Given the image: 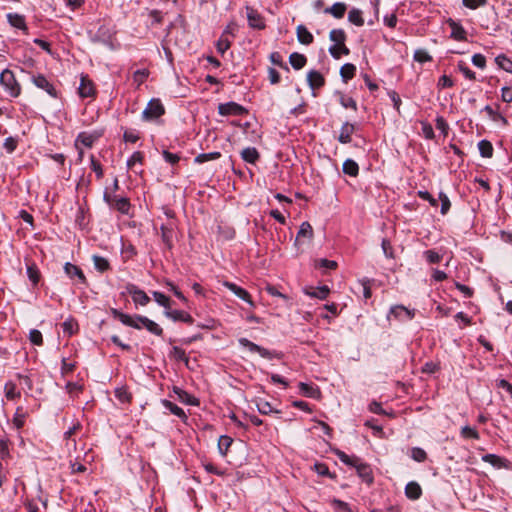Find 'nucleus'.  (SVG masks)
<instances>
[{
	"instance_id": "obj_1",
	"label": "nucleus",
	"mask_w": 512,
	"mask_h": 512,
	"mask_svg": "<svg viewBox=\"0 0 512 512\" xmlns=\"http://www.w3.org/2000/svg\"><path fill=\"white\" fill-rule=\"evenodd\" d=\"M111 314L114 318L118 319L122 324L126 326L135 329L145 328L147 331L156 336L163 335V329L156 322H154L153 320L149 319L146 316L135 315L134 317H132L115 308L111 309Z\"/></svg>"
},
{
	"instance_id": "obj_2",
	"label": "nucleus",
	"mask_w": 512,
	"mask_h": 512,
	"mask_svg": "<svg viewBox=\"0 0 512 512\" xmlns=\"http://www.w3.org/2000/svg\"><path fill=\"white\" fill-rule=\"evenodd\" d=\"M335 455L338 459L346 465L352 466L356 469L358 476L367 484H371L373 482V475L371 467L362 462V460L357 456H349L345 452L336 449L334 450Z\"/></svg>"
},
{
	"instance_id": "obj_3",
	"label": "nucleus",
	"mask_w": 512,
	"mask_h": 512,
	"mask_svg": "<svg viewBox=\"0 0 512 512\" xmlns=\"http://www.w3.org/2000/svg\"><path fill=\"white\" fill-rule=\"evenodd\" d=\"M0 84L5 91L13 98L21 94V86L16 80L14 73L9 69H4L0 74Z\"/></svg>"
},
{
	"instance_id": "obj_4",
	"label": "nucleus",
	"mask_w": 512,
	"mask_h": 512,
	"mask_svg": "<svg viewBox=\"0 0 512 512\" xmlns=\"http://www.w3.org/2000/svg\"><path fill=\"white\" fill-rule=\"evenodd\" d=\"M239 344L245 348H248V350L252 353H258L261 357L266 359H273L277 358L280 359L282 357V354L277 351H270L264 347H261L252 341L248 340L247 338H240L238 340Z\"/></svg>"
},
{
	"instance_id": "obj_5",
	"label": "nucleus",
	"mask_w": 512,
	"mask_h": 512,
	"mask_svg": "<svg viewBox=\"0 0 512 512\" xmlns=\"http://www.w3.org/2000/svg\"><path fill=\"white\" fill-rule=\"evenodd\" d=\"M165 113V108L160 99H151L146 108L142 112V119L145 121H153L161 117Z\"/></svg>"
},
{
	"instance_id": "obj_6",
	"label": "nucleus",
	"mask_w": 512,
	"mask_h": 512,
	"mask_svg": "<svg viewBox=\"0 0 512 512\" xmlns=\"http://www.w3.org/2000/svg\"><path fill=\"white\" fill-rule=\"evenodd\" d=\"M218 113L222 116H230V115H244L247 113V109L242 105L230 101L226 103H221L218 105Z\"/></svg>"
},
{
	"instance_id": "obj_7",
	"label": "nucleus",
	"mask_w": 512,
	"mask_h": 512,
	"mask_svg": "<svg viewBox=\"0 0 512 512\" xmlns=\"http://www.w3.org/2000/svg\"><path fill=\"white\" fill-rule=\"evenodd\" d=\"M391 316L402 322L410 321L415 316V310L408 309L403 305H395L390 308L388 319H390Z\"/></svg>"
},
{
	"instance_id": "obj_8",
	"label": "nucleus",
	"mask_w": 512,
	"mask_h": 512,
	"mask_svg": "<svg viewBox=\"0 0 512 512\" xmlns=\"http://www.w3.org/2000/svg\"><path fill=\"white\" fill-rule=\"evenodd\" d=\"M32 82L39 89L46 91L51 97H53V98L57 97L56 89L54 88L53 84L50 83L44 75H42V74L33 75Z\"/></svg>"
},
{
	"instance_id": "obj_9",
	"label": "nucleus",
	"mask_w": 512,
	"mask_h": 512,
	"mask_svg": "<svg viewBox=\"0 0 512 512\" xmlns=\"http://www.w3.org/2000/svg\"><path fill=\"white\" fill-rule=\"evenodd\" d=\"M127 292L132 296V299L136 304L145 306L150 302L149 296L143 290L139 289L136 285H128Z\"/></svg>"
},
{
	"instance_id": "obj_10",
	"label": "nucleus",
	"mask_w": 512,
	"mask_h": 512,
	"mask_svg": "<svg viewBox=\"0 0 512 512\" xmlns=\"http://www.w3.org/2000/svg\"><path fill=\"white\" fill-rule=\"evenodd\" d=\"M447 24L451 28L450 37L452 39H454L456 41H466L467 40L466 30L459 22H456L452 18H449L447 20Z\"/></svg>"
},
{
	"instance_id": "obj_11",
	"label": "nucleus",
	"mask_w": 512,
	"mask_h": 512,
	"mask_svg": "<svg viewBox=\"0 0 512 512\" xmlns=\"http://www.w3.org/2000/svg\"><path fill=\"white\" fill-rule=\"evenodd\" d=\"M329 39L334 42V44H341L342 53L344 55H348L350 53L349 48L345 45L346 33L343 29H332L329 33Z\"/></svg>"
},
{
	"instance_id": "obj_12",
	"label": "nucleus",
	"mask_w": 512,
	"mask_h": 512,
	"mask_svg": "<svg viewBox=\"0 0 512 512\" xmlns=\"http://www.w3.org/2000/svg\"><path fill=\"white\" fill-rule=\"evenodd\" d=\"M247 19H248V24L251 28H255V29H264L265 28V23L263 21V18L262 16L257 12V10L253 9V8H250V7H247Z\"/></svg>"
},
{
	"instance_id": "obj_13",
	"label": "nucleus",
	"mask_w": 512,
	"mask_h": 512,
	"mask_svg": "<svg viewBox=\"0 0 512 512\" xmlns=\"http://www.w3.org/2000/svg\"><path fill=\"white\" fill-rule=\"evenodd\" d=\"M223 285L225 287H227L231 292H233L237 297H239L240 299L244 300L245 302H247L248 304H250L251 306H254V303L251 299V296L250 294L248 293L247 290L243 289L242 287L232 283V282H228V281H225L223 283Z\"/></svg>"
},
{
	"instance_id": "obj_14",
	"label": "nucleus",
	"mask_w": 512,
	"mask_h": 512,
	"mask_svg": "<svg viewBox=\"0 0 512 512\" xmlns=\"http://www.w3.org/2000/svg\"><path fill=\"white\" fill-rule=\"evenodd\" d=\"M312 238H313V228H312L311 224L307 221L302 222V224L299 227L297 236H296L295 244L296 245L301 244L304 240L310 241V240H312Z\"/></svg>"
},
{
	"instance_id": "obj_15",
	"label": "nucleus",
	"mask_w": 512,
	"mask_h": 512,
	"mask_svg": "<svg viewBox=\"0 0 512 512\" xmlns=\"http://www.w3.org/2000/svg\"><path fill=\"white\" fill-rule=\"evenodd\" d=\"M165 316L170 318L173 321H181L188 324H192L194 322L192 316L183 310H165Z\"/></svg>"
},
{
	"instance_id": "obj_16",
	"label": "nucleus",
	"mask_w": 512,
	"mask_h": 512,
	"mask_svg": "<svg viewBox=\"0 0 512 512\" xmlns=\"http://www.w3.org/2000/svg\"><path fill=\"white\" fill-rule=\"evenodd\" d=\"M307 82L311 89H319L325 84L324 76L317 70H310L307 73Z\"/></svg>"
},
{
	"instance_id": "obj_17",
	"label": "nucleus",
	"mask_w": 512,
	"mask_h": 512,
	"mask_svg": "<svg viewBox=\"0 0 512 512\" xmlns=\"http://www.w3.org/2000/svg\"><path fill=\"white\" fill-rule=\"evenodd\" d=\"M80 97L87 98L94 95V87L92 81L86 75H82L78 88Z\"/></svg>"
},
{
	"instance_id": "obj_18",
	"label": "nucleus",
	"mask_w": 512,
	"mask_h": 512,
	"mask_svg": "<svg viewBox=\"0 0 512 512\" xmlns=\"http://www.w3.org/2000/svg\"><path fill=\"white\" fill-rule=\"evenodd\" d=\"M355 131V125L349 122H345L340 129L338 141L342 144H348L351 142V135Z\"/></svg>"
},
{
	"instance_id": "obj_19",
	"label": "nucleus",
	"mask_w": 512,
	"mask_h": 512,
	"mask_svg": "<svg viewBox=\"0 0 512 512\" xmlns=\"http://www.w3.org/2000/svg\"><path fill=\"white\" fill-rule=\"evenodd\" d=\"M64 271L70 278L77 277L81 283H86V277L83 271L76 265L67 262L64 265Z\"/></svg>"
},
{
	"instance_id": "obj_20",
	"label": "nucleus",
	"mask_w": 512,
	"mask_h": 512,
	"mask_svg": "<svg viewBox=\"0 0 512 512\" xmlns=\"http://www.w3.org/2000/svg\"><path fill=\"white\" fill-rule=\"evenodd\" d=\"M330 289L328 286L323 285L317 288H305L304 293L310 297L318 298V299H326Z\"/></svg>"
},
{
	"instance_id": "obj_21",
	"label": "nucleus",
	"mask_w": 512,
	"mask_h": 512,
	"mask_svg": "<svg viewBox=\"0 0 512 512\" xmlns=\"http://www.w3.org/2000/svg\"><path fill=\"white\" fill-rule=\"evenodd\" d=\"M297 40L304 45H309L313 42L314 37L308 31V29L304 25H298L296 28Z\"/></svg>"
},
{
	"instance_id": "obj_22",
	"label": "nucleus",
	"mask_w": 512,
	"mask_h": 512,
	"mask_svg": "<svg viewBox=\"0 0 512 512\" xmlns=\"http://www.w3.org/2000/svg\"><path fill=\"white\" fill-rule=\"evenodd\" d=\"M405 495L411 500H417L422 495V489L417 482L411 481L405 486Z\"/></svg>"
},
{
	"instance_id": "obj_23",
	"label": "nucleus",
	"mask_w": 512,
	"mask_h": 512,
	"mask_svg": "<svg viewBox=\"0 0 512 512\" xmlns=\"http://www.w3.org/2000/svg\"><path fill=\"white\" fill-rule=\"evenodd\" d=\"M7 20L11 26L21 30H27L25 17L23 15L18 13H8Z\"/></svg>"
},
{
	"instance_id": "obj_24",
	"label": "nucleus",
	"mask_w": 512,
	"mask_h": 512,
	"mask_svg": "<svg viewBox=\"0 0 512 512\" xmlns=\"http://www.w3.org/2000/svg\"><path fill=\"white\" fill-rule=\"evenodd\" d=\"M242 159L250 164H255L260 158V154L255 147H247L241 151Z\"/></svg>"
},
{
	"instance_id": "obj_25",
	"label": "nucleus",
	"mask_w": 512,
	"mask_h": 512,
	"mask_svg": "<svg viewBox=\"0 0 512 512\" xmlns=\"http://www.w3.org/2000/svg\"><path fill=\"white\" fill-rule=\"evenodd\" d=\"M289 62L295 70H299V69H302L306 65L307 58L303 54L294 52V53L290 54Z\"/></svg>"
},
{
	"instance_id": "obj_26",
	"label": "nucleus",
	"mask_w": 512,
	"mask_h": 512,
	"mask_svg": "<svg viewBox=\"0 0 512 512\" xmlns=\"http://www.w3.org/2000/svg\"><path fill=\"white\" fill-rule=\"evenodd\" d=\"M116 209L122 214H128L130 210V202L128 198L115 196V203H113L112 207Z\"/></svg>"
},
{
	"instance_id": "obj_27",
	"label": "nucleus",
	"mask_w": 512,
	"mask_h": 512,
	"mask_svg": "<svg viewBox=\"0 0 512 512\" xmlns=\"http://www.w3.org/2000/svg\"><path fill=\"white\" fill-rule=\"evenodd\" d=\"M356 73V66L352 63H346L340 68V76L342 80L347 83L351 80Z\"/></svg>"
},
{
	"instance_id": "obj_28",
	"label": "nucleus",
	"mask_w": 512,
	"mask_h": 512,
	"mask_svg": "<svg viewBox=\"0 0 512 512\" xmlns=\"http://www.w3.org/2000/svg\"><path fill=\"white\" fill-rule=\"evenodd\" d=\"M299 389L300 392L306 397L318 398L320 395V391L317 387L304 382L299 383Z\"/></svg>"
},
{
	"instance_id": "obj_29",
	"label": "nucleus",
	"mask_w": 512,
	"mask_h": 512,
	"mask_svg": "<svg viewBox=\"0 0 512 512\" xmlns=\"http://www.w3.org/2000/svg\"><path fill=\"white\" fill-rule=\"evenodd\" d=\"M343 173L351 177H356L359 173L358 164L352 159H346L342 166Z\"/></svg>"
},
{
	"instance_id": "obj_30",
	"label": "nucleus",
	"mask_w": 512,
	"mask_h": 512,
	"mask_svg": "<svg viewBox=\"0 0 512 512\" xmlns=\"http://www.w3.org/2000/svg\"><path fill=\"white\" fill-rule=\"evenodd\" d=\"M479 153L484 158H491L493 156V146L490 141L483 139L478 142Z\"/></svg>"
},
{
	"instance_id": "obj_31",
	"label": "nucleus",
	"mask_w": 512,
	"mask_h": 512,
	"mask_svg": "<svg viewBox=\"0 0 512 512\" xmlns=\"http://www.w3.org/2000/svg\"><path fill=\"white\" fill-rule=\"evenodd\" d=\"M62 329L64 334L70 337L78 331V323L74 318L70 317L62 323Z\"/></svg>"
},
{
	"instance_id": "obj_32",
	"label": "nucleus",
	"mask_w": 512,
	"mask_h": 512,
	"mask_svg": "<svg viewBox=\"0 0 512 512\" xmlns=\"http://www.w3.org/2000/svg\"><path fill=\"white\" fill-rule=\"evenodd\" d=\"M92 261H93V264H94V267L97 271L103 273L107 270L110 269V263L109 261L102 257V256H99V255H93L92 256Z\"/></svg>"
},
{
	"instance_id": "obj_33",
	"label": "nucleus",
	"mask_w": 512,
	"mask_h": 512,
	"mask_svg": "<svg viewBox=\"0 0 512 512\" xmlns=\"http://www.w3.org/2000/svg\"><path fill=\"white\" fill-rule=\"evenodd\" d=\"M5 396L8 400H15L21 396L19 390H17V386L14 382L9 381L4 386Z\"/></svg>"
},
{
	"instance_id": "obj_34",
	"label": "nucleus",
	"mask_w": 512,
	"mask_h": 512,
	"mask_svg": "<svg viewBox=\"0 0 512 512\" xmlns=\"http://www.w3.org/2000/svg\"><path fill=\"white\" fill-rule=\"evenodd\" d=\"M162 404L173 415H175L181 419L186 418V414H185L184 410L181 407H179L178 405H176L175 403L165 399L162 401Z\"/></svg>"
},
{
	"instance_id": "obj_35",
	"label": "nucleus",
	"mask_w": 512,
	"mask_h": 512,
	"mask_svg": "<svg viewBox=\"0 0 512 512\" xmlns=\"http://www.w3.org/2000/svg\"><path fill=\"white\" fill-rule=\"evenodd\" d=\"M345 11L346 5L341 2H337L325 10L326 13L332 14L337 19L342 18L345 14Z\"/></svg>"
},
{
	"instance_id": "obj_36",
	"label": "nucleus",
	"mask_w": 512,
	"mask_h": 512,
	"mask_svg": "<svg viewBox=\"0 0 512 512\" xmlns=\"http://www.w3.org/2000/svg\"><path fill=\"white\" fill-rule=\"evenodd\" d=\"M495 62L500 69L508 73H512V60L509 59L506 55L500 54L495 58Z\"/></svg>"
},
{
	"instance_id": "obj_37",
	"label": "nucleus",
	"mask_w": 512,
	"mask_h": 512,
	"mask_svg": "<svg viewBox=\"0 0 512 512\" xmlns=\"http://www.w3.org/2000/svg\"><path fill=\"white\" fill-rule=\"evenodd\" d=\"M233 443V439L227 435H222L218 441V449L222 456H226L230 446Z\"/></svg>"
},
{
	"instance_id": "obj_38",
	"label": "nucleus",
	"mask_w": 512,
	"mask_h": 512,
	"mask_svg": "<svg viewBox=\"0 0 512 512\" xmlns=\"http://www.w3.org/2000/svg\"><path fill=\"white\" fill-rule=\"evenodd\" d=\"M221 157L220 152H209V153H201L197 155L194 159L196 163L202 164L208 161L216 160Z\"/></svg>"
},
{
	"instance_id": "obj_39",
	"label": "nucleus",
	"mask_w": 512,
	"mask_h": 512,
	"mask_svg": "<svg viewBox=\"0 0 512 512\" xmlns=\"http://www.w3.org/2000/svg\"><path fill=\"white\" fill-rule=\"evenodd\" d=\"M26 413L24 412L22 407H17L14 417L13 424L17 429H21L25 423Z\"/></svg>"
},
{
	"instance_id": "obj_40",
	"label": "nucleus",
	"mask_w": 512,
	"mask_h": 512,
	"mask_svg": "<svg viewBox=\"0 0 512 512\" xmlns=\"http://www.w3.org/2000/svg\"><path fill=\"white\" fill-rule=\"evenodd\" d=\"M482 461L489 463L494 467L501 468L505 460L495 454H485L482 456Z\"/></svg>"
},
{
	"instance_id": "obj_41",
	"label": "nucleus",
	"mask_w": 512,
	"mask_h": 512,
	"mask_svg": "<svg viewBox=\"0 0 512 512\" xmlns=\"http://www.w3.org/2000/svg\"><path fill=\"white\" fill-rule=\"evenodd\" d=\"M348 20L355 24L356 26H363L364 19L362 17V12L358 9H352L348 13Z\"/></svg>"
},
{
	"instance_id": "obj_42",
	"label": "nucleus",
	"mask_w": 512,
	"mask_h": 512,
	"mask_svg": "<svg viewBox=\"0 0 512 512\" xmlns=\"http://www.w3.org/2000/svg\"><path fill=\"white\" fill-rule=\"evenodd\" d=\"M152 295H153L154 300L160 306H163L166 310L170 309L171 301L165 294L158 292V291H154Z\"/></svg>"
},
{
	"instance_id": "obj_43",
	"label": "nucleus",
	"mask_w": 512,
	"mask_h": 512,
	"mask_svg": "<svg viewBox=\"0 0 512 512\" xmlns=\"http://www.w3.org/2000/svg\"><path fill=\"white\" fill-rule=\"evenodd\" d=\"M169 355H170L171 358H174L177 361L185 362L186 364L189 361L185 351L182 348L178 347V346H174L172 348V350L170 351Z\"/></svg>"
},
{
	"instance_id": "obj_44",
	"label": "nucleus",
	"mask_w": 512,
	"mask_h": 512,
	"mask_svg": "<svg viewBox=\"0 0 512 512\" xmlns=\"http://www.w3.org/2000/svg\"><path fill=\"white\" fill-rule=\"evenodd\" d=\"M257 409L259 413L262 415H269L271 413H280V411L275 410L272 405L268 401L261 400L257 403Z\"/></svg>"
},
{
	"instance_id": "obj_45",
	"label": "nucleus",
	"mask_w": 512,
	"mask_h": 512,
	"mask_svg": "<svg viewBox=\"0 0 512 512\" xmlns=\"http://www.w3.org/2000/svg\"><path fill=\"white\" fill-rule=\"evenodd\" d=\"M413 59L419 63L432 61V56L425 49H417L414 52Z\"/></svg>"
},
{
	"instance_id": "obj_46",
	"label": "nucleus",
	"mask_w": 512,
	"mask_h": 512,
	"mask_svg": "<svg viewBox=\"0 0 512 512\" xmlns=\"http://www.w3.org/2000/svg\"><path fill=\"white\" fill-rule=\"evenodd\" d=\"M460 435L464 439H475V440H478L480 438V435H479L478 431L475 428H472L470 426L462 427Z\"/></svg>"
},
{
	"instance_id": "obj_47",
	"label": "nucleus",
	"mask_w": 512,
	"mask_h": 512,
	"mask_svg": "<svg viewBox=\"0 0 512 512\" xmlns=\"http://www.w3.org/2000/svg\"><path fill=\"white\" fill-rule=\"evenodd\" d=\"M27 276L34 286L38 284L40 280V272L35 265H29L27 267Z\"/></svg>"
},
{
	"instance_id": "obj_48",
	"label": "nucleus",
	"mask_w": 512,
	"mask_h": 512,
	"mask_svg": "<svg viewBox=\"0 0 512 512\" xmlns=\"http://www.w3.org/2000/svg\"><path fill=\"white\" fill-rule=\"evenodd\" d=\"M9 442L10 441L8 438L0 439V459L1 460H6L10 457Z\"/></svg>"
},
{
	"instance_id": "obj_49",
	"label": "nucleus",
	"mask_w": 512,
	"mask_h": 512,
	"mask_svg": "<svg viewBox=\"0 0 512 512\" xmlns=\"http://www.w3.org/2000/svg\"><path fill=\"white\" fill-rule=\"evenodd\" d=\"M231 41L228 37L220 36L219 40L216 43V48L219 53L222 55L230 48Z\"/></svg>"
},
{
	"instance_id": "obj_50",
	"label": "nucleus",
	"mask_w": 512,
	"mask_h": 512,
	"mask_svg": "<svg viewBox=\"0 0 512 512\" xmlns=\"http://www.w3.org/2000/svg\"><path fill=\"white\" fill-rule=\"evenodd\" d=\"M411 458L416 462H424L427 459V453L420 447L411 449Z\"/></svg>"
},
{
	"instance_id": "obj_51",
	"label": "nucleus",
	"mask_w": 512,
	"mask_h": 512,
	"mask_svg": "<svg viewBox=\"0 0 512 512\" xmlns=\"http://www.w3.org/2000/svg\"><path fill=\"white\" fill-rule=\"evenodd\" d=\"M29 340L32 344L40 346L43 344L42 333L37 329H32L29 332Z\"/></svg>"
},
{
	"instance_id": "obj_52",
	"label": "nucleus",
	"mask_w": 512,
	"mask_h": 512,
	"mask_svg": "<svg viewBox=\"0 0 512 512\" xmlns=\"http://www.w3.org/2000/svg\"><path fill=\"white\" fill-rule=\"evenodd\" d=\"M439 200L441 201V214L445 215L450 210L451 202L444 192L439 193Z\"/></svg>"
},
{
	"instance_id": "obj_53",
	"label": "nucleus",
	"mask_w": 512,
	"mask_h": 512,
	"mask_svg": "<svg viewBox=\"0 0 512 512\" xmlns=\"http://www.w3.org/2000/svg\"><path fill=\"white\" fill-rule=\"evenodd\" d=\"M115 396L122 403H127L131 400V394L123 387L115 390Z\"/></svg>"
},
{
	"instance_id": "obj_54",
	"label": "nucleus",
	"mask_w": 512,
	"mask_h": 512,
	"mask_svg": "<svg viewBox=\"0 0 512 512\" xmlns=\"http://www.w3.org/2000/svg\"><path fill=\"white\" fill-rule=\"evenodd\" d=\"M424 256L426 260L431 264L439 263L442 259V256L435 250H426L424 252Z\"/></svg>"
},
{
	"instance_id": "obj_55",
	"label": "nucleus",
	"mask_w": 512,
	"mask_h": 512,
	"mask_svg": "<svg viewBox=\"0 0 512 512\" xmlns=\"http://www.w3.org/2000/svg\"><path fill=\"white\" fill-rule=\"evenodd\" d=\"M17 145H18L17 139L12 136L7 137L3 143V147L5 148V150L8 153H13L16 150Z\"/></svg>"
},
{
	"instance_id": "obj_56",
	"label": "nucleus",
	"mask_w": 512,
	"mask_h": 512,
	"mask_svg": "<svg viewBox=\"0 0 512 512\" xmlns=\"http://www.w3.org/2000/svg\"><path fill=\"white\" fill-rule=\"evenodd\" d=\"M149 75V72L148 70L146 69H139V70H136L133 74V80L134 82H136L138 85H141L145 80L146 78L148 77Z\"/></svg>"
},
{
	"instance_id": "obj_57",
	"label": "nucleus",
	"mask_w": 512,
	"mask_h": 512,
	"mask_svg": "<svg viewBox=\"0 0 512 512\" xmlns=\"http://www.w3.org/2000/svg\"><path fill=\"white\" fill-rule=\"evenodd\" d=\"M314 469L320 476H327L330 478H334V475H332L330 473L328 466L324 463H315Z\"/></svg>"
},
{
	"instance_id": "obj_58",
	"label": "nucleus",
	"mask_w": 512,
	"mask_h": 512,
	"mask_svg": "<svg viewBox=\"0 0 512 512\" xmlns=\"http://www.w3.org/2000/svg\"><path fill=\"white\" fill-rule=\"evenodd\" d=\"M459 70L464 74L466 78L469 80H475L476 75L475 72H473L464 62L460 61L458 63Z\"/></svg>"
},
{
	"instance_id": "obj_59",
	"label": "nucleus",
	"mask_w": 512,
	"mask_h": 512,
	"mask_svg": "<svg viewBox=\"0 0 512 512\" xmlns=\"http://www.w3.org/2000/svg\"><path fill=\"white\" fill-rule=\"evenodd\" d=\"M203 467H204L205 471L210 473V474H215V475H218V476L225 475V471L224 470L219 469L218 467L213 465L211 462L203 463Z\"/></svg>"
},
{
	"instance_id": "obj_60",
	"label": "nucleus",
	"mask_w": 512,
	"mask_h": 512,
	"mask_svg": "<svg viewBox=\"0 0 512 512\" xmlns=\"http://www.w3.org/2000/svg\"><path fill=\"white\" fill-rule=\"evenodd\" d=\"M462 3L465 7L475 10L478 7L486 5L487 0H462Z\"/></svg>"
},
{
	"instance_id": "obj_61",
	"label": "nucleus",
	"mask_w": 512,
	"mask_h": 512,
	"mask_svg": "<svg viewBox=\"0 0 512 512\" xmlns=\"http://www.w3.org/2000/svg\"><path fill=\"white\" fill-rule=\"evenodd\" d=\"M175 392L179 395V398L182 401H184L188 404H191V405L197 404L196 399L194 397H192L191 395H189L187 392L180 390V389H176Z\"/></svg>"
},
{
	"instance_id": "obj_62",
	"label": "nucleus",
	"mask_w": 512,
	"mask_h": 512,
	"mask_svg": "<svg viewBox=\"0 0 512 512\" xmlns=\"http://www.w3.org/2000/svg\"><path fill=\"white\" fill-rule=\"evenodd\" d=\"M472 63L480 69H484L486 66V58L480 53H476L472 56Z\"/></svg>"
},
{
	"instance_id": "obj_63",
	"label": "nucleus",
	"mask_w": 512,
	"mask_h": 512,
	"mask_svg": "<svg viewBox=\"0 0 512 512\" xmlns=\"http://www.w3.org/2000/svg\"><path fill=\"white\" fill-rule=\"evenodd\" d=\"M162 155H163L165 161L172 165L177 164L180 160V157L178 154L171 153L168 150H164L162 152Z\"/></svg>"
},
{
	"instance_id": "obj_64",
	"label": "nucleus",
	"mask_w": 512,
	"mask_h": 512,
	"mask_svg": "<svg viewBox=\"0 0 512 512\" xmlns=\"http://www.w3.org/2000/svg\"><path fill=\"white\" fill-rule=\"evenodd\" d=\"M501 99L503 102L511 103L512 102V86H505L501 89Z\"/></svg>"
}]
</instances>
